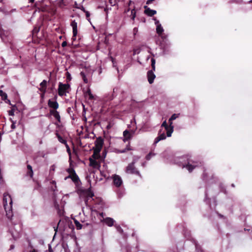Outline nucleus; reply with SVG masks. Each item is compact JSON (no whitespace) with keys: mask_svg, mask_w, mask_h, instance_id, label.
Returning <instances> with one entry per match:
<instances>
[{"mask_svg":"<svg viewBox=\"0 0 252 252\" xmlns=\"http://www.w3.org/2000/svg\"><path fill=\"white\" fill-rule=\"evenodd\" d=\"M171 162L179 167L186 168L189 172H191L196 168L203 165V162L202 161L198 160L193 159L189 155L175 157L173 158Z\"/></svg>","mask_w":252,"mask_h":252,"instance_id":"f257e3e1","label":"nucleus"},{"mask_svg":"<svg viewBox=\"0 0 252 252\" xmlns=\"http://www.w3.org/2000/svg\"><path fill=\"white\" fill-rule=\"evenodd\" d=\"M3 204L7 218L11 220L13 215L12 210V200L11 196L7 192L3 194Z\"/></svg>","mask_w":252,"mask_h":252,"instance_id":"f03ea898","label":"nucleus"},{"mask_svg":"<svg viewBox=\"0 0 252 252\" xmlns=\"http://www.w3.org/2000/svg\"><path fill=\"white\" fill-rule=\"evenodd\" d=\"M138 158H134L133 159L132 162L130 163L127 166L126 169V172L127 174H135L137 175L140 177H141V175L138 170L135 168L134 164L137 162Z\"/></svg>","mask_w":252,"mask_h":252,"instance_id":"7ed1b4c3","label":"nucleus"},{"mask_svg":"<svg viewBox=\"0 0 252 252\" xmlns=\"http://www.w3.org/2000/svg\"><path fill=\"white\" fill-rule=\"evenodd\" d=\"M156 60L154 58H152L151 59V66H152V70H149L147 72V78L149 83L151 84L154 82V79L156 78V75L154 73V71L156 69Z\"/></svg>","mask_w":252,"mask_h":252,"instance_id":"20e7f679","label":"nucleus"},{"mask_svg":"<svg viewBox=\"0 0 252 252\" xmlns=\"http://www.w3.org/2000/svg\"><path fill=\"white\" fill-rule=\"evenodd\" d=\"M70 86L68 84L59 83L58 88V94L60 96L65 95L67 90L69 88Z\"/></svg>","mask_w":252,"mask_h":252,"instance_id":"39448f33","label":"nucleus"},{"mask_svg":"<svg viewBox=\"0 0 252 252\" xmlns=\"http://www.w3.org/2000/svg\"><path fill=\"white\" fill-rule=\"evenodd\" d=\"M113 183L115 187L119 188L123 184V180L122 178L118 175L114 174L112 175Z\"/></svg>","mask_w":252,"mask_h":252,"instance_id":"423d86ee","label":"nucleus"},{"mask_svg":"<svg viewBox=\"0 0 252 252\" xmlns=\"http://www.w3.org/2000/svg\"><path fill=\"white\" fill-rule=\"evenodd\" d=\"M145 13L149 16H152L157 13V11L151 9L147 6H144Z\"/></svg>","mask_w":252,"mask_h":252,"instance_id":"0eeeda50","label":"nucleus"},{"mask_svg":"<svg viewBox=\"0 0 252 252\" xmlns=\"http://www.w3.org/2000/svg\"><path fill=\"white\" fill-rule=\"evenodd\" d=\"M71 26L72 28L73 37H76L77 34V23L73 20L71 22Z\"/></svg>","mask_w":252,"mask_h":252,"instance_id":"6e6552de","label":"nucleus"},{"mask_svg":"<svg viewBox=\"0 0 252 252\" xmlns=\"http://www.w3.org/2000/svg\"><path fill=\"white\" fill-rule=\"evenodd\" d=\"M95 147L98 149H102L103 145V140L100 137L97 138L95 141Z\"/></svg>","mask_w":252,"mask_h":252,"instance_id":"1a4fd4ad","label":"nucleus"},{"mask_svg":"<svg viewBox=\"0 0 252 252\" xmlns=\"http://www.w3.org/2000/svg\"><path fill=\"white\" fill-rule=\"evenodd\" d=\"M123 135L124 136V141L125 142L129 140L132 137V134L127 130H126L123 132Z\"/></svg>","mask_w":252,"mask_h":252,"instance_id":"9d476101","label":"nucleus"},{"mask_svg":"<svg viewBox=\"0 0 252 252\" xmlns=\"http://www.w3.org/2000/svg\"><path fill=\"white\" fill-rule=\"evenodd\" d=\"M48 104L49 107L57 109L59 107V104L56 101H52L49 99L48 102Z\"/></svg>","mask_w":252,"mask_h":252,"instance_id":"9b49d317","label":"nucleus"},{"mask_svg":"<svg viewBox=\"0 0 252 252\" xmlns=\"http://www.w3.org/2000/svg\"><path fill=\"white\" fill-rule=\"evenodd\" d=\"M90 165L94 168H98L99 166V163L97 161L94 159L90 158Z\"/></svg>","mask_w":252,"mask_h":252,"instance_id":"f8f14e48","label":"nucleus"},{"mask_svg":"<svg viewBox=\"0 0 252 252\" xmlns=\"http://www.w3.org/2000/svg\"><path fill=\"white\" fill-rule=\"evenodd\" d=\"M50 113L59 122H61V118L59 112L57 110H50Z\"/></svg>","mask_w":252,"mask_h":252,"instance_id":"ddd939ff","label":"nucleus"},{"mask_svg":"<svg viewBox=\"0 0 252 252\" xmlns=\"http://www.w3.org/2000/svg\"><path fill=\"white\" fill-rule=\"evenodd\" d=\"M104 221L108 226H112L114 224V220L111 218H106Z\"/></svg>","mask_w":252,"mask_h":252,"instance_id":"4468645a","label":"nucleus"},{"mask_svg":"<svg viewBox=\"0 0 252 252\" xmlns=\"http://www.w3.org/2000/svg\"><path fill=\"white\" fill-rule=\"evenodd\" d=\"M27 170H28V171H27L28 175H29L31 177H32L33 176V171H32V166L28 164L27 165Z\"/></svg>","mask_w":252,"mask_h":252,"instance_id":"2eb2a0df","label":"nucleus"},{"mask_svg":"<svg viewBox=\"0 0 252 252\" xmlns=\"http://www.w3.org/2000/svg\"><path fill=\"white\" fill-rule=\"evenodd\" d=\"M157 32L159 34L161 35L163 32L164 30L161 25H158L156 28Z\"/></svg>","mask_w":252,"mask_h":252,"instance_id":"dca6fc26","label":"nucleus"},{"mask_svg":"<svg viewBox=\"0 0 252 252\" xmlns=\"http://www.w3.org/2000/svg\"><path fill=\"white\" fill-rule=\"evenodd\" d=\"M46 85L47 81L45 80H43L42 82L40 84V85L41 87V89H40V90L41 91H45Z\"/></svg>","mask_w":252,"mask_h":252,"instance_id":"f3484780","label":"nucleus"},{"mask_svg":"<svg viewBox=\"0 0 252 252\" xmlns=\"http://www.w3.org/2000/svg\"><path fill=\"white\" fill-rule=\"evenodd\" d=\"M173 127H168L167 129H165L166 130V134L167 137H170L171 136L172 133L173 132Z\"/></svg>","mask_w":252,"mask_h":252,"instance_id":"a211bd4d","label":"nucleus"},{"mask_svg":"<svg viewBox=\"0 0 252 252\" xmlns=\"http://www.w3.org/2000/svg\"><path fill=\"white\" fill-rule=\"evenodd\" d=\"M72 176L71 180L74 183H77L79 181V178L76 173L72 175Z\"/></svg>","mask_w":252,"mask_h":252,"instance_id":"6ab92c4d","label":"nucleus"},{"mask_svg":"<svg viewBox=\"0 0 252 252\" xmlns=\"http://www.w3.org/2000/svg\"><path fill=\"white\" fill-rule=\"evenodd\" d=\"M10 233H11V234L12 237L13 238V239L14 240H16L18 238V237H19V231L18 230H16V232L15 234L13 232V231L12 230H11Z\"/></svg>","mask_w":252,"mask_h":252,"instance_id":"aec40b11","label":"nucleus"},{"mask_svg":"<svg viewBox=\"0 0 252 252\" xmlns=\"http://www.w3.org/2000/svg\"><path fill=\"white\" fill-rule=\"evenodd\" d=\"M94 154H93L92 157L94 158H95L96 155H97L99 154V153L100 152L101 149H98V148H97L95 147L94 148Z\"/></svg>","mask_w":252,"mask_h":252,"instance_id":"412c9836","label":"nucleus"},{"mask_svg":"<svg viewBox=\"0 0 252 252\" xmlns=\"http://www.w3.org/2000/svg\"><path fill=\"white\" fill-rule=\"evenodd\" d=\"M0 96L1 97V98L5 100L7 99V94L3 92L2 90H0Z\"/></svg>","mask_w":252,"mask_h":252,"instance_id":"4be33fe9","label":"nucleus"},{"mask_svg":"<svg viewBox=\"0 0 252 252\" xmlns=\"http://www.w3.org/2000/svg\"><path fill=\"white\" fill-rule=\"evenodd\" d=\"M75 226L77 229H81L82 227V225L77 220H74Z\"/></svg>","mask_w":252,"mask_h":252,"instance_id":"5701e85b","label":"nucleus"},{"mask_svg":"<svg viewBox=\"0 0 252 252\" xmlns=\"http://www.w3.org/2000/svg\"><path fill=\"white\" fill-rule=\"evenodd\" d=\"M180 114H173L171 117L169 119V121H173V120H175L177 118H178Z\"/></svg>","mask_w":252,"mask_h":252,"instance_id":"b1692460","label":"nucleus"},{"mask_svg":"<svg viewBox=\"0 0 252 252\" xmlns=\"http://www.w3.org/2000/svg\"><path fill=\"white\" fill-rule=\"evenodd\" d=\"M80 75L82 77L84 82L85 83H88V79H87V77L86 76V75H85V73L83 72H81Z\"/></svg>","mask_w":252,"mask_h":252,"instance_id":"393cba45","label":"nucleus"},{"mask_svg":"<svg viewBox=\"0 0 252 252\" xmlns=\"http://www.w3.org/2000/svg\"><path fill=\"white\" fill-rule=\"evenodd\" d=\"M119 90V88L117 87L114 88L113 89V94L112 96L111 99H113L114 97H115L117 95V92Z\"/></svg>","mask_w":252,"mask_h":252,"instance_id":"a878e982","label":"nucleus"},{"mask_svg":"<svg viewBox=\"0 0 252 252\" xmlns=\"http://www.w3.org/2000/svg\"><path fill=\"white\" fill-rule=\"evenodd\" d=\"M155 156V154L154 153H149L146 157V159L148 160H150L151 158L153 156Z\"/></svg>","mask_w":252,"mask_h":252,"instance_id":"bb28decb","label":"nucleus"},{"mask_svg":"<svg viewBox=\"0 0 252 252\" xmlns=\"http://www.w3.org/2000/svg\"><path fill=\"white\" fill-rule=\"evenodd\" d=\"M0 36L1 38V40L3 41H4V42L6 41V39H5L6 36L5 35L4 33L2 32H0Z\"/></svg>","mask_w":252,"mask_h":252,"instance_id":"cd10ccee","label":"nucleus"},{"mask_svg":"<svg viewBox=\"0 0 252 252\" xmlns=\"http://www.w3.org/2000/svg\"><path fill=\"white\" fill-rule=\"evenodd\" d=\"M67 171L68 172L69 174L71 175H73V174H75L76 173L74 169L72 168H69L67 169Z\"/></svg>","mask_w":252,"mask_h":252,"instance_id":"c85d7f7f","label":"nucleus"},{"mask_svg":"<svg viewBox=\"0 0 252 252\" xmlns=\"http://www.w3.org/2000/svg\"><path fill=\"white\" fill-rule=\"evenodd\" d=\"M10 121L12 122V125L11 126V128L12 129H14L15 128H16V126H15V124H16V121H14L13 120H12L11 118H10L9 119Z\"/></svg>","mask_w":252,"mask_h":252,"instance_id":"c756f323","label":"nucleus"},{"mask_svg":"<svg viewBox=\"0 0 252 252\" xmlns=\"http://www.w3.org/2000/svg\"><path fill=\"white\" fill-rule=\"evenodd\" d=\"M158 137L160 138V139L161 140H164L165 138H166V136H165V133L163 132L162 133H159V135L158 136Z\"/></svg>","mask_w":252,"mask_h":252,"instance_id":"7c9ffc66","label":"nucleus"},{"mask_svg":"<svg viewBox=\"0 0 252 252\" xmlns=\"http://www.w3.org/2000/svg\"><path fill=\"white\" fill-rule=\"evenodd\" d=\"M115 227L119 232L121 233H123V230L119 225H115Z\"/></svg>","mask_w":252,"mask_h":252,"instance_id":"2f4dec72","label":"nucleus"},{"mask_svg":"<svg viewBox=\"0 0 252 252\" xmlns=\"http://www.w3.org/2000/svg\"><path fill=\"white\" fill-rule=\"evenodd\" d=\"M58 138L59 139V141L61 142L62 143L65 144L66 143V141L65 140L63 139L62 137L60 135L58 136Z\"/></svg>","mask_w":252,"mask_h":252,"instance_id":"473e14b6","label":"nucleus"},{"mask_svg":"<svg viewBox=\"0 0 252 252\" xmlns=\"http://www.w3.org/2000/svg\"><path fill=\"white\" fill-rule=\"evenodd\" d=\"M161 127H164L165 129H167L169 126L167 125L166 121H164L161 124Z\"/></svg>","mask_w":252,"mask_h":252,"instance_id":"72a5a7b5","label":"nucleus"},{"mask_svg":"<svg viewBox=\"0 0 252 252\" xmlns=\"http://www.w3.org/2000/svg\"><path fill=\"white\" fill-rule=\"evenodd\" d=\"M132 18L131 19L133 20L136 16V12L134 9H132L131 11Z\"/></svg>","mask_w":252,"mask_h":252,"instance_id":"f704fd0d","label":"nucleus"},{"mask_svg":"<svg viewBox=\"0 0 252 252\" xmlns=\"http://www.w3.org/2000/svg\"><path fill=\"white\" fill-rule=\"evenodd\" d=\"M94 196V193L90 191H88L87 197L88 198H92Z\"/></svg>","mask_w":252,"mask_h":252,"instance_id":"c9c22d12","label":"nucleus"},{"mask_svg":"<svg viewBox=\"0 0 252 252\" xmlns=\"http://www.w3.org/2000/svg\"><path fill=\"white\" fill-rule=\"evenodd\" d=\"M39 31V28H35L33 30V34H36Z\"/></svg>","mask_w":252,"mask_h":252,"instance_id":"e433bc0d","label":"nucleus"},{"mask_svg":"<svg viewBox=\"0 0 252 252\" xmlns=\"http://www.w3.org/2000/svg\"><path fill=\"white\" fill-rule=\"evenodd\" d=\"M160 140H161L160 139V138H159L158 136L157 137H156L155 139V141H154V145H156L159 141H160Z\"/></svg>","mask_w":252,"mask_h":252,"instance_id":"4c0bfd02","label":"nucleus"},{"mask_svg":"<svg viewBox=\"0 0 252 252\" xmlns=\"http://www.w3.org/2000/svg\"><path fill=\"white\" fill-rule=\"evenodd\" d=\"M8 114L10 116H13L14 115V109H12L8 111Z\"/></svg>","mask_w":252,"mask_h":252,"instance_id":"58836bf2","label":"nucleus"},{"mask_svg":"<svg viewBox=\"0 0 252 252\" xmlns=\"http://www.w3.org/2000/svg\"><path fill=\"white\" fill-rule=\"evenodd\" d=\"M91 94H92V93H91V90L90 89H88V90L85 93V95L86 96L89 95Z\"/></svg>","mask_w":252,"mask_h":252,"instance_id":"ea45409f","label":"nucleus"},{"mask_svg":"<svg viewBox=\"0 0 252 252\" xmlns=\"http://www.w3.org/2000/svg\"><path fill=\"white\" fill-rule=\"evenodd\" d=\"M66 77H67V79H68L69 80H70L71 79V75L68 72H66Z\"/></svg>","mask_w":252,"mask_h":252,"instance_id":"a19ab883","label":"nucleus"},{"mask_svg":"<svg viewBox=\"0 0 252 252\" xmlns=\"http://www.w3.org/2000/svg\"><path fill=\"white\" fill-rule=\"evenodd\" d=\"M47 252H54L50 244L48 245V250Z\"/></svg>","mask_w":252,"mask_h":252,"instance_id":"79ce46f5","label":"nucleus"},{"mask_svg":"<svg viewBox=\"0 0 252 252\" xmlns=\"http://www.w3.org/2000/svg\"><path fill=\"white\" fill-rule=\"evenodd\" d=\"M89 96V99L92 100L94 99L95 96L93 95L92 94H90Z\"/></svg>","mask_w":252,"mask_h":252,"instance_id":"37998d69","label":"nucleus"},{"mask_svg":"<svg viewBox=\"0 0 252 252\" xmlns=\"http://www.w3.org/2000/svg\"><path fill=\"white\" fill-rule=\"evenodd\" d=\"M130 149L129 148H126L124 150H123L122 151H120V152L121 153H125L126 151L129 150Z\"/></svg>","mask_w":252,"mask_h":252,"instance_id":"c03bdc74","label":"nucleus"},{"mask_svg":"<svg viewBox=\"0 0 252 252\" xmlns=\"http://www.w3.org/2000/svg\"><path fill=\"white\" fill-rule=\"evenodd\" d=\"M66 45H67L66 41H63L62 42V47H64L66 46Z\"/></svg>","mask_w":252,"mask_h":252,"instance_id":"a18cd8bd","label":"nucleus"},{"mask_svg":"<svg viewBox=\"0 0 252 252\" xmlns=\"http://www.w3.org/2000/svg\"><path fill=\"white\" fill-rule=\"evenodd\" d=\"M85 14H86V17L87 18L90 17V14L89 11H85Z\"/></svg>","mask_w":252,"mask_h":252,"instance_id":"49530a36","label":"nucleus"},{"mask_svg":"<svg viewBox=\"0 0 252 252\" xmlns=\"http://www.w3.org/2000/svg\"><path fill=\"white\" fill-rule=\"evenodd\" d=\"M154 20L155 21V24L157 25V26L158 25H160L159 24V22L158 20H157L156 18L154 19Z\"/></svg>","mask_w":252,"mask_h":252,"instance_id":"de8ad7c7","label":"nucleus"},{"mask_svg":"<svg viewBox=\"0 0 252 252\" xmlns=\"http://www.w3.org/2000/svg\"><path fill=\"white\" fill-rule=\"evenodd\" d=\"M168 50H166L165 48H163V52L164 54H166L168 52Z\"/></svg>","mask_w":252,"mask_h":252,"instance_id":"09e8293b","label":"nucleus"},{"mask_svg":"<svg viewBox=\"0 0 252 252\" xmlns=\"http://www.w3.org/2000/svg\"><path fill=\"white\" fill-rule=\"evenodd\" d=\"M155 0H148L146 2V4H150V3H151L153 1H154Z\"/></svg>","mask_w":252,"mask_h":252,"instance_id":"8fccbe9b","label":"nucleus"},{"mask_svg":"<svg viewBox=\"0 0 252 252\" xmlns=\"http://www.w3.org/2000/svg\"><path fill=\"white\" fill-rule=\"evenodd\" d=\"M169 127H170V128L172 127L173 128H174V126H173L172 125V121H169Z\"/></svg>","mask_w":252,"mask_h":252,"instance_id":"3c124183","label":"nucleus"},{"mask_svg":"<svg viewBox=\"0 0 252 252\" xmlns=\"http://www.w3.org/2000/svg\"><path fill=\"white\" fill-rule=\"evenodd\" d=\"M63 0H61V1L59 2V6L62 7V4H63Z\"/></svg>","mask_w":252,"mask_h":252,"instance_id":"603ef678","label":"nucleus"},{"mask_svg":"<svg viewBox=\"0 0 252 252\" xmlns=\"http://www.w3.org/2000/svg\"><path fill=\"white\" fill-rule=\"evenodd\" d=\"M72 176L71 174H69L68 176L66 177L64 179L66 180L67 179H68V178L71 179Z\"/></svg>","mask_w":252,"mask_h":252,"instance_id":"864d4df0","label":"nucleus"},{"mask_svg":"<svg viewBox=\"0 0 252 252\" xmlns=\"http://www.w3.org/2000/svg\"><path fill=\"white\" fill-rule=\"evenodd\" d=\"M72 176L71 174H69L68 176L66 177L64 179L66 180L67 179H68V178L71 179Z\"/></svg>","mask_w":252,"mask_h":252,"instance_id":"5fc2aeb1","label":"nucleus"},{"mask_svg":"<svg viewBox=\"0 0 252 252\" xmlns=\"http://www.w3.org/2000/svg\"><path fill=\"white\" fill-rule=\"evenodd\" d=\"M109 2L112 6H114L116 4V3H113L112 0H109Z\"/></svg>","mask_w":252,"mask_h":252,"instance_id":"6e6d98bb","label":"nucleus"},{"mask_svg":"<svg viewBox=\"0 0 252 252\" xmlns=\"http://www.w3.org/2000/svg\"><path fill=\"white\" fill-rule=\"evenodd\" d=\"M129 131V132H130L131 133V134H132V136H133L135 133V130H131L130 131Z\"/></svg>","mask_w":252,"mask_h":252,"instance_id":"4d7b16f0","label":"nucleus"},{"mask_svg":"<svg viewBox=\"0 0 252 252\" xmlns=\"http://www.w3.org/2000/svg\"><path fill=\"white\" fill-rule=\"evenodd\" d=\"M208 194L207 193V190H206L205 192V199H207L208 198Z\"/></svg>","mask_w":252,"mask_h":252,"instance_id":"13d9d810","label":"nucleus"},{"mask_svg":"<svg viewBox=\"0 0 252 252\" xmlns=\"http://www.w3.org/2000/svg\"><path fill=\"white\" fill-rule=\"evenodd\" d=\"M146 164H147V162H144L142 163V166L143 167H145L146 166Z\"/></svg>","mask_w":252,"mask_h":252,"instance_id":"bf43d9fd","label":"nucleus"},{"mask_svg":"<svg viewBox=\"0 0 252 252\" xmlns=\"http://www.w3.org/2000/svg\"><path fill=\"white\" fill-rule=\"evenodd\" d=\"M14 248V245H11L10 247V250H13Z\"/></svg>","mask_w":252,"mask_h":252,"instance_id":"052dcab7","label":"nucleus"},{"mask_svg":"<svg viewBox=\"0 0 252 252\" xmlns=\"http://www.w3.org/2000/svg\"><path fill=\"white\" fill-rule=\"evenodd\" d=\"M81 10L85 13V11L87 10H85V8L83 6H82Z\"/></svg>","mask_w":252,"mask_h":252,"instance_id":"680f3d73","label":"nucleus"},{"mask_svg":"<svg viewBox=\"0 0 252 252\" xmlns=\"http://www.w3.org/2000/svg\"><path fill=\"white\" fill-rule=\"evenodd\" d=\"M30 252H38L37 250L35 249H33Z\"/></svg>","mask_w":252,"mask_h":252,"instance_id":"e2e57ef3","label":"nucleus"},{"mask_svg":"<svg viewBox=\"0 0 252 252\" xmlns=\"http://www.w3.org/2000/svg\"><path fill=\"white\" fill-rule=\"evenodd\" d=\"M98 73L99 74H100L101 73V68L100 67L98 69Z\"/></svg>","mask_w":252,"mask_h":252,"instance_id":"0e129e2a","label":"nucleus"},{"mask_svg":"<svg viewBox=\"0 0 252 252\" xmlns=\"http://www.w3.org/2000/svg\"><path fill=\"white\" fill-rule=\"evenodd\" d=\"M56 186H55V188H53L52 189L54 191H55L56 190Z\"/></svg>","mask_w":252,"mask_h":252,"instance_id":"69168bd1","label":"nucleus"},{"mask_svg":"<svg viewBox=\"0 0 252 252\" xmlns=\"http://www.w3.org/2000/svg\"><path fill=\"white\" fill-rule=\"evenodd\" d=\"M125 93V91H124V90L122 91V92H121V94H122L123 95Z\"/></svg>","mask_w":252,"mask_h":252,"instance_id":"338daca9","label":"nucleus"},{"mask_svg":"<svg viewBox=\"0 0 252 252\" xmlns=\"http://www.w3.org/2000/svg\"><path fill=\"white\" fill-rule=\"evenodd\" d=\"M51 183H52V184L56 185V182H55V181H53Z\"/></svg>","mask_w":252,"mask_h":252,"instance_id":"774afa93","label":"nucleus"}]
</instances>
